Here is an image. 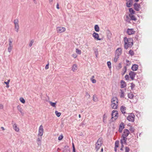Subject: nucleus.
<instances>
[{"label":"nucleus","instance_id":"obj_1","mask_svg":"<svg viewBox=\"0 0 152 152\" xmlns=\"http://www.w3.org/2000/svg\"><path fill=\"white\" fill-rule=\"evenodd\" d=\"M124 41V48L126 49L131 48L133 45V40L132 38H127V37H125Z\"/></svg>","mask_w":152,"mask_h":152},{"label":"nucleus","instance_id":"obj_2","mask_svg":"<svg viewBox=\"0 0 152 152\" xmlns=\"http://www.w3.org/2000/svg\"><path fill=\"white\" fill-rule=\"evenodd\" d=\"M130 133L129 130L127 129L124 130L123 133L121 137V142L122 143H126L127 140V137Z\"/></svg>","mask_w":152,"mask_h":152},{"label":"nucleus","instance_id":"obj_3","mask_svg":"<svg viewBox=\"0 0 152 152\" xmlns=\"http://www.w3.org/2000/svg\"><path fill=\"white\" fill-rule=\"evenodd\" d=\"M118 100L115 97L112 98L111 101V108L114 109H117L118 107Z\"/></svg>","mask_w":152,"mask_h":152},{"label":"nucleus","instance_id":"obj_4","mask_svg":"<svg viewBox=\"0 0 152 152\" xmlns=\"http://www.w3.org/2000/svg\"><path fill=\"white\" fill-rule=\"evenodd\" d=\"M135 115L133 113H130L129 114L128 116L127 117L126 119L129 121L131 122H134V121Z\"/></svg>","mask_w":152,"mask_h":152},{"label":"nucleus","instance_id":"obj_5","mask_svg":"<svg viewBox=\"0 0 152 152\" xmlns=\"http://www.w3.org/2000/svg\"><path fill=\"white\" fill-rule=\"evenodd\" d=\"M118 116V111L117 110H113L112 111V113L111 119L113 118L115 120H116Z\"/></svg>","mask_w":152,"mask_h":152},{"label":"nucleus","instance_id":"obj_6","mask_svg":"<svg viewBox=\"0 0 152 152\" xmlns=\"http://www.w3.org/2000/svg\"><path fill=\"white\" fill-rule=\"evenodd\" d=\"M44 129L42 125H41L39 128L38 136H40L42 137L43 134Z\"/></svg>","mask_w":152,"mask_h":152},{"label":"nucleus","instance_id":"obj_7","mask_svg":"<svg viewBox=\"0 0 152 152\" xmlns=\"http://www.w3.org/2000/svg\"><path fill=\"white\" fill-rule=\"evenodd\" d=\"M66 30V28L64 27H58L56 28V31L58 33H61Z\"/></svg>","mask_w":152,"mask_h":152},{"label":"nucleus","instance_id":"obj_8","mask_svg":"<svg viewBox=\"0 0 152 152\" xmlns=\"http://www.w3.org/2000/svg\"><path fill=\"white\" fill-rule=\"evenodd\" d=\"M12 127L13 129L16 132H18L19 131V129L17 126V125L13 121H12Z\"/></svg>","mask_w":152,"mask_h":152},{"label":"nucleus","instance_id":"obj_9","mask_svg":"<svg viewBox=\"0 0 152 152\" xmlns=\"http://www.w3.org/2000/svg\"><path fill=\"white\" fill-rule=\"evenodd\" d=\"M129 75L130 76L131 79L132 80H133L136 75V73L133 71H130L129 73Z\"/></svg>","mask_w":152,"mask_h":152},{"label":"nucleus","instance_id":"obj_10","mask_svg":"<svg viewBox=\"0 0 152 152\" xmlns=\"http://www.w3.org/2000/svg\"><path fill=\"white\" fill-rule=\"evenodd\" d=\"M92 36L95 39H96L97 40H101V39L99 38V34L96 32H94Z\"/></svg>","mask_w":152,"mask_h":152},{"label":"nucleus","instance_id":"obj_11","mask_svg":"<svg viewBox=\"0 0 152 152\" xmlns=\"http://www.w3.org/2000/svg\"><path fill=\"white\" fill-rule=\"evenodd\" d=\"M135 31L132 28H128L127 29V33L129 35H132L134 34Z\"/></svg>","mask_w":152,"mask_h":152},{"label":"nucleus","instance_id":"obj_12","mask_svg":"<svg viewBox=\"0 0 152 152\" xmlns=\"http://www.w3.org/2000/svg\"><path fill=\"white\" fill-rule=\"evenodd\" d=\"M115 54L120 56L122 53V49L121 48H117L116 50Z\"/></svg>","mask_w":152,"mask_h":152},{"label":"nucleus","instance_id":"obj_13","mask_svg":"<svg viewBox=\"0 0 152 152\" xmlns=\"http://www.w3.org/2000/svg\"><path fill=\"white\" fill-rule=\"evenodd\" d=\"M134 9L135 10L137 11H138L139 10V9L140 8V5L139 4L135 3L134 4Z\"/></svg>","mask_w":152,"mask_h":152},{"label":"nucleus","instance_id":"obj_14","mask_svg":"<svg viewBox=\"0 0 152 152\" xmlns=\"http://www.w3.org/2000/svg\"><path fill=\"white\" fill-rule=\"evenodd\" d=\"M107 37L108 39L109 40H110L112 35L110 31L108 30L107 31Z\"/></svg>","mask_w":152,"mask_h":152},{"label":"nucleus","instance_id":"obj_15","mask_svg":"<svg viewBox=\"0 0 152 152\" xmlns=\"http://www.w3.org/2000/svg\"><path fill=\"white\" fill-rule=\"evenodd\" d=\"M138 68V66L137 64H134L132 65L131 69L133 71H136Z\"/></svg>","mask_w":152,"mask_h":152},{"label":"nucleus","instance_id":"obj_16","mask_svg":"<svg viewBox=\"0 0 152 152\" xmlns=\"http://www.w3.org/2000/svg\"><path fill=\"white\" fill-rule=\"evenodd\" d=\"M121 88H124L126 86V82L124 80H122L121 82Z\"/></svg>","mask_w":152,"mask_h":152},{"label":"nucleus","instance_id":"obj_17","mask_svg":"<svg viewBox=\"0 0 152 152\" xmlns=\"http://www.w3.org/2000/svg\"><path fill=\"white\" fill-rule=\"evenodd\" d=\"M103 143V140L102 138L100 137L97 140L96 143L99 144L100 145H102Z\"/></svg>","mask_w":152,"mask_h":152},{"label":"nucleus","instance_id":"obj_18","mask_svg":"<svg viewBox=\"0 0 152 152\" xmlns=\"http://www.w3.org/2000/svg\"><path fill=\"white\" fill-rule=\"evenodd\" d=\"M126 107L124 106H121V107L120 110L123 114L126 113Z\"/></svg>","mask_w":152,"mask_h":152},{"label":"nucleus","instance_id":"obj_19","mask_svg":"<svg viewBox=\"0 0 152 152\" xmlns=\"http://www.w3.org/2000/svg\"><path fill=\"white\" fill-rule=\"evenodd\" d=\"M17 108L18 110L20 112L22 115H24V113L22 112L23 109L21 106L19 105L17 106Z\"/></svg>","mask_w":152,"mask_h":152},{"label":"nucleus","instance_id":"obj_20","mask_svg":"<svg viewBox=\"0 0 152 152\" xmlns=\"http://www.w3.org/2000/svg\"><path fill=\"white\" fill-rule=\"evenodd\" d=\"M132 0H129L126 3V6L128 7H131L132 5Z\"/></svg>","mask_w":152,"mask_h":152},{"label":"nucleus","instance_id":"obj_21","mask_svg":"<svg viewBox=\"0 0 152 152\" xmlns=\"http://www.w3.org/2000/svg\"><path fill=\"white\" fill-rule=\"evenodd\" d=\"M129 16L131 18V20H137L136 18L134 15H132L131 14H129Z\"/></svg>","mask_w":152,"mask_h":152},{"label":"nucleus","instance_id":"obj_22","mask_svg":"<svg viewBox=\"0 0 152 152\" xmlns=\"http://www.w3.org/2000/svg\"><path fill=\"white\" fill-rule=\"evenodd\" d=\"M102 145L96 143L95 144V149L96 151H98Z\"/></svg>","mask_w":152,"mask_h":152},{"label":"nucleus","instance_id":"obj_23","mask_svg":"<svg viewBox=\"0 0 152 152\" xmlns=\"http://www.w3.org/2000/svg\"><path fill=\"white\" fill-rule=\"evenodd\" d=\"M134 95L132 92L129 93L128 94V98L130 99H132L134 97Z\"/></svg>","mask_w":152,"mask_h":152},{"label":"nucleus","instance_id":"obj_24","mask_svg":"<svg viewBox=\"0 0 152 152\" xmlns=\"http://www.w3.org/2000/svg\"><path fill=\"white\" fill-rule=\"evenodd\" d=\"M94 29L95 31L96 32H99V26L96 25L94 26Z\"/></svg>","mask_w":152,"mask_h":152},{"label":"nucleus","instance_id":"obj_25","mask_svg":"<svg viewBox=\"0 0 152 152\" xmlns=\"http://www.w3.org/2000/svg\"><path fill=\"white\" fill-rule=\"evenodd\" d=\"M129 15L128 16L127 15H126V18L125 19V20L127 22H130V20H131V18H129Z\"/></svg>","mask_w":152,"mask_h":152},{"label":"nucleus","instance_id":"obj_26","mask_svg":"<svg viewBox=\"0 0 152 152\" xmlns=\"http://www.w3.org/2000/svg\"><path fill=\"white\" fill-rule=\"evenodd\" d=\"M129 12L130 13V14L132 15L133 14H134L135 13V11L133 10V9L132 8H129Z\"/></svg>","mask_w":152,"mask_h":152},{"label":"nucleus","instance_id":"obj_27","mask_svg":"<svg viewBox=\"0 0 152 152\" xmlns=\"http://www.w3.org/2000/svg\"><path fill=\"white\" fill-rule=\"evenodd\" d=\"M12 41L11 40V39H9V47H12Z\"/></svg>","mask_w":152,"mask_h":152},{"label":"nucleus","instance_id":"obj_28","mask_svg":"<svg viewBox=\"0 0 152 152\" xmlns=\"http://www.w3.org/2000/svg\"><path fill=\"white\" fill-rule=\"evenodd\" d=\"M56 102H53L51 101L49 102L50 105L53 107H56Z\"/></svg>","mask_w":152,"mask_h":152},{"label":"nucleus","instance_id":"obj_29","mask_svg":"<svg viewBox=\"0 0 152 152\" xmlns=\"http://www.w3.org/2000/svg\"><path fill=\"white\" fill-rule=\"evenodd\" d=\"M77 66L76 64H74L72 66V70L75 72L77 70Z\"/></svg>","mask_w":152,"mask_h":152},{"label":"nucleus","instance_id":"obj_30","mask_svg":"<svg viewBox=\"0 0 152 152\" xmlns=\"http://www.w3.org/2000/svg\"><path fill=\"white\" fill-rule=\"evenodd\" d=\"M119 56L115 54V58L114 59V61L115 62H116L117 61Z\"/></svg>","mask_w":152,"mask_h":152},{"label":"nucleus","instance_id":"obj_31","mask_svg":"<svg viewBox=\"0 0 152 152\" xmlns=\"http://www.w3.org/2000/svg\"><path fill=\"white\" fill-rule=\"evenodd\" d=\"M19 27L18 24L15 25V31L17 32H18V31Z\"/></svg>","mask_w":152,"mask_h":152},{"label":"nucleus","instance_id":"obj_32","mask_svg":"<svg viewBox=\"0 0 152 152\" xmlns=\"http://www.w3.org/2000/svg\"><path fill=\"white\" fill-rule=\"evenodd\" d=\"M127 68L126 66L124 67L123 69V72H122V75H124L126 73V71Z\"/></svg>","mask_w":152,"mask_h":152},{"label":"nucleus","instance_id":"obj_33","mask_svg":"<svg viewBox=\"0 0 152 152\" xmlns=\"http://www.w3.org/2000/svg\"><path fill=\"white\" fill-rule=\"evenodd\" d=\"M120 91H121V95H120V97L121 98H124V92L121 89L120 90Z\"/></svg>","mask_w":152,"mask_h":152},{"label":"nucleus","instance_id":"obj_34","mask_svg":"<svg viewBox=\"0 0 152 152\" xmlns=\"http://www.w3.org/2000/svg\"><path fill=\"white\" fill-rule=\"evenodd\" d=\"M76 53H77L80 55L81 53V51L78 48H76Z\"/></svg>","mask_w":152,"mask_h":152},{"label":"nucleus","instance_id":"obj_35","mask_svg":"<svg viewBox=\"0 0 152 152\" xmlns=\"http://www.w3.org/2000/svg\"><path fill=\"white\" fill-rule=\"evenodd\" d=\"M129 53L131 56H133L134 55V53L133 50H130L129 51Z\"/></svg>","mask_w":152,"mask_h":152},{"label":"nucleus","instance_id":"obj_36","mask_svg":"<svg viewBox=\"0 0 152 152\" xmlns=\"http://www.w3.org/2000/svg\"><path fill=\"white\" fill-rule=\"evenodd\" d=\"M107 65L108 68L109 69H111V64L110 61H108L107 63Z\"/></svg>","mask_w":152,"mask_h":152},{"label":"nucleus","instance_id":"obj_37","mask_svg":"<svg viewBox=\"0 0 152 152\" xmlns=\"http://www.w3.org/2000/svg\"><path fill=\"white\" fill-rule=\"evenodd\" d=\"M129 130L131 133H133L134 132V129L132 126H130Z\"/></svg>","mask_w":152,"mask_h":152},{"label":"nucleus","instance_id":"obj_38","mask_svg":"<svg viewBox=\"0 0 152 152\" xmlns=\"http://www.w3.org/2000/svg\"><path fill=\"white\" fill-rule=\"evenodd\" d=\"M55 114L58 117H59L61 115V113L58 112L57 111H56L55 112Z\"/></svg>","mask_w":152,"mask_h":152},{"label":"nucleus","instance_id":"obj_39","mask_svg":"<svg viewBox=\"0 0 152 152\" xmlns=\"http://www.w3.org/2000/svg\"><path fill=\"white\" fill-rule=\"evenodd\" d=\"M119 142L118 141H116L115 143V147L116 148H118L119 146Z\"/></svg>","mask_w":152,"mask_h":152},{"label":"nucleus","instance_id":"obj_40","mask_svg":"<svg viewBox=\"0 0 152 152\" xmlns=\"http://www.w3.org/2000/svg\"><path fill=\"white\" fill-rule=\"evenodd\" d=\"M34 42V40L32 39L31 40L28 45L30 47H31L32 46Z\"/></svg>","mask_w":152,"mask_h":152},{"label":"nucleus","instance_id":"obj_41","mask_svg":"<svg viewBox=\"0 0 152 152\" xmlns=\"http://www.w3.org/2000/svg\"><path fill=\"white\" fill-rule=\"evenodd\" d=\"M119 128L123 129L124 128V125L123 123H121L119 126Z\"/></svg>","mask_w":152,"mask_h":152},{"label":"nucleus","instance_id":"obj_42","mask_svg":"<svg viewBox=\"0 0 152 152\" xmlns=\"http://www.w3.org/2000/svg\"><path fill=\"white\" fill-rule=\"evenodd\" d=\"M14 22L15 25L18 24V19H15L14 20Z\"/></svg>","mask_w":152,"mask_h":152},{"label":"nucleus","instance_id":"obj_43","mask_svg":"<svg viewBox=\"0 0 152 152\" xmlns=\"http://www.w3.org/2000/svg\"><path fill=\"white\" fill-rule=\"evenodd\" d=\"M20 100L23 103H25V100L22 97H21L20 98Z\"/></svg>","mask_w":152,"mask_h":152},{"label":"nucleus","instance_id":"obj_44","mask_svg":"<svg viewBox=\"0 0 152 152\" xmlns=\"http://www.w3.org/2000/svg\"><path fill=\"white\" fill-rule=\"evenodd\" d=\"M86 96L88 98H89L90 97V96L88 92H86Z\"/></svg>","mask_w":152,"mask_h":152},{"label":"nucleus","instance_id":"obj_45","mask_svg":"<svg viewBox=\"0 0 152 152\" xmlns=\"http://www.w3.org/2000/svg\"><path fill=\"white\" fill-rule=\"evenodd\" d=\"M129 148L128 147H126L125 148V152H129Z\"/></svg>","mask_w":152,"mask_h":152},{"label":"nucleus","instance_id":"obj_46","mask_svg":"<svg viewBox=\"0 0 152 152\" xmlns=\"http://www.w3.org/2000/svg\"><path fill=\"white\" fill-rule=\"evenodd\" d=\"M12 49V47H8V51L10 53Z\"/></svg>","mask_w":152,"mask_h":152},{"label":"nucleus","instance_id":"obj_47","mask_svg":"<svg viewBox=\"0 0 152 152\" xmlns=\"http://www.w3.org/2000/svg\"><path fill=\"white\" fill-rule=\"evenodd\" d=\"M63 138V136L62 135H60V136L58 137V139L59 140H62Z\"/></svg>","mask_w":152,"mask_h":152},{"label":"nucleus","instance_id":"obj_48","mask_svg":"<svg viewBox=\"0 0 152 152\" xmlns=\"http://www.w3.org/2000/svg\"><path fill=\"white\" fill-rule=\"evenodd\" d=\"M73 151L72 152H76L75 147L73 143H72Z\"/></svg>","mask_w":152,"mask_h":152},{"label":"nucleus","instance_id":"obj_49","mask_svg":"<svg viewBox=\"0 0 152 152\" xmlns=\"http://www.w3.org/2000/svg\"><path fill=\"white\" fill-rule=\"evenodd\" d=\"M42 139V137L40 136L37 138V141H41Z\"/></svg>","mask_w":152,"mask_h":152},{"label":"nucleus","instance_id":"obj_50","mask_svg":"<svg viewBox=\"0 0 152 152\" xmlns=\"http://www.w3.org/2000/svg\"><path fill=\"white\" fill-rule=\"evenodd\" d=\"M93 100L95 102L97 101V97H95L94 96Z\"/></svg>","mask_w":152,"mask_h":152},{"label":"nucleus","instance_id":"obj_51","mask_svg":"<svg viewBox=\"0 0 152 152\" xmlns=\"http://www.w3.org/2000/svg\"><path fill=\"white\" fill-rule=\"evenodd\" d=\"M72 56L74 58H75L77 57V55L76 54H73Z\"/></svg>","mask_w":152,"mask_h":152},{"label":"nucleus","instance_id":"obj_52","mask_svg":"<svg viewBox=\"0 0 152 152\" xmlns=\"http://www.w3.org/2000/svg\"><path fill=\"white\" fill-rule=\"evenodd\" d=\"M94 53L95 54L96 57H97V56L98 55V51H97V50H96L94 51Z\"/></svg>","mask_w":152,"mask_h":152},{"label":"nucleus","instance_id":"obj_53","mask_svg":"<svg viewBox=\"0 0 152 152\" xmlns=\"http://www.w3.org/2000/svg\"><path fill=\"white\" fill-rule=\"evenodd\" d=\"M91 81L93 83H95L96 82V80L94 79H91Z\"/></svg>","mask_w":152,"mask_h":152},{"label":"nucleus","instance_id":"obj_54","mask_svg":"<svg viewBox=\"0 0 152 152\" xmlns=\"http://www.w3.org/2000/svg\"><path fill=\"white\" fill-rule=\"evenodd\" d=\"M49 63H48V64H47L45 66V69H48V68H49Z\"/></svg>","mask_w":152,"mask_h":152},{"label":"nucleus","instance_id":"obj_55","mask_svg":"<svg viewBox=\"0 0 152 152\" xmlns=\"http://www.w3.org/2000/svg\"><path fill=\"white\" fill-rule=\"evenodd\" d=\"M135 86V85L133 84V83H131V88L132 89H133V88Z\"/></svg>","mask_w":152,"mask_h":152},{"label":"nucleus","instance_id":"obj_56","mask_svg":"<svg viewBox=\"0 0 152 152\" xmlns=\"http://www.w3.org/2000/svg\"><path fill=\"white\" fill-rule=\"evenodd\" d=\"M10 81V80H8V81L7 82H4V83L5 84H6L7 86V85H9V83Z\"/></svg>","mask_w":152,"mask_h":152},{"label":"nucleus","instance_id":"obj_57","mask_svg":"<svg viewBox=\"0 0 152 152\" xmlns=\"http://www.w3.org/2000/svg\"><path fill=\"white\" fill-rule=\"evenodd\" d=\"M125 78L126 80H128L129 79V76L128 75H126L125 76Z\"/></svg>","mask_w":152,"mask_h":152},{"label":"nucleus","instance_id":"obj_58","mask_svg":"<svg viewBox=\"0 0 152 152\" xmlns=\"http://www.w3.org/2000/svg\"><path fill=\"white\" fill-rule=\"evenodd\" d=\"M37 144L38 145H40L41 144V141H37Z\"/></svg>","mask_w":152,"mask_h":152},{"label":"nucleus","instance_id":"obj_59","mask_svg":"<svg viewBox=\"0 0 152 152\" xmlns=\"http://www.w3.org/2000/svg\"><path fill=\"white\" fill-rule=\"evenodd\" d=\"M123 129L119 128V131L121 133L122 132Z\"/></svg>","mask_w":152,"mask_h":152},{"label":"nucleus","instance_id":"obj_60","mask_svg":"<svg viewBox=\"0 0 152 152\" xmlns=\"http://www.w3.org/2000/svg\"><path fill=\"white\" fill-rule=\"evenodd\" d=\"M3 108V105L0 104V109H1Z\"/></svg>","mask_w":152,"mask_h":152},{"label":"nucleus","instance_id":"obj_61","mask_svg":"<svg viewBox=\"0 0 152 152\" xmlns=\"http://www.w3.org/2000/svg\"><path fill=\"white\" fill-rule=\"evenodd\" d=\"M50 3L51 4H52L53 0H49Z\"/></svg>","mask_w":152,"mask_h":152},{"label":"nucleus","instance_id":"obj_62","mask_svg":"<svg viewBox=\"0 0 152 152\" xmlns=\"http://www.w3.org/2000/svg\"><path fill=\"white\" fill-rule=\"evenodd\" d=\"M121 142V147H123H123H124V145H123V144H126V143H122V142L120 141Z\"/></svg>","mask_w":152,"mask_h":152},{"label":"nucleus","instance_id":"obj_63","mask_svg":"<svg viewBox=\"0 0 152 152\" xmlns=\"http://www.w3.org/2000/svg\"><path fill=\"white\" fill-rule=\"evenodd\" d=\"M56 8H57V9H59V5H58V4H57Z\"/></svg>","mask_w":152,"mask_h":152},{"label":"nucleus","instance_id":"obj_64","mask_svg":"<svg viewBox=\"0 0 152 152\" xmlns=\"http://www.w3.org/2000/svg\"><path fill=\"white\" fill-rule=\"evenodd\" d=\"M117 148H116V147L114 148V150H115V152H117Z\"/></svg>","mask_w":152,"mask_h":152}]
</instances>
